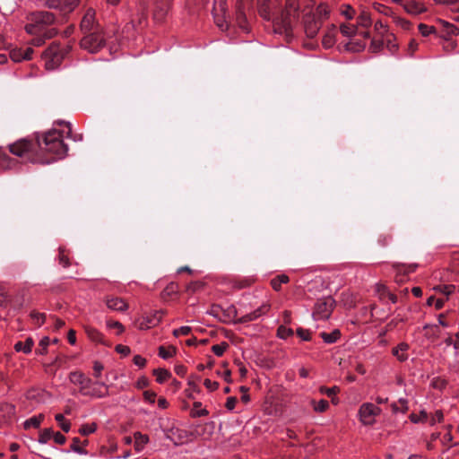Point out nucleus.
Listing matches in <instances>:
<instances>
[{"instance_id":"f257e3e1","label":"nucleus","mask_w":459,"mask_h":459,"mask_svg":"<svg viewBox=\"0 0 459 459\" xmlns=\"http://www.w3.org/2000/svg\"><path fill=\"white\" fill-rule=\"evenodd\" d=\"M258 13L267 21H273L275 33L284 34L286 39L292 36L293 26L299 18V5L296 0H286L284 9L278 10L276 2L257 0Z\"/></svg>"},{"instance_id":"338daca9","label":"nucleus","mask_w":459,"mask_h":459,"mask_svg":"<svg viewBox=\"0 0 459 459\" xmlns=\"http://www.w3.org/2000/svg\"><path fill=\"white\" fill-rule=\"evenodd\" d=\"M204 384L211 391H214L219 387L218 382L211 381L210 379H205Z\"/></svg>"},{"instance_id":"774afa93","label":"nucleus","mask_w":459,"mask_h":459,"mask_svg":"<svg viewBox=\"0 0 459 459\" xmlns=\"http://www.w3.org/2000/svg\"><path fill=\"white\" fill-rule=\"evenodd\" d=\"M133 360L136 366H139L141 368L144 367L146 364V359L140 355H135Z\"/></svg>"},{"instance_id":"37998d69","label":"nucleus","mask_w":459,"mask_h":459,"mask_svg":"<svg viewBox=\"0 0 459 459\" xmlns=\"http://www.w3.org/2000/svg\"><path fill=\"white\" fill-rule=\"evenodd\" d=\"M277 335H278V337H280L281 339H286L289 336L293 335V330L291 328H288L284 325H281V326H279V328L277 330Z\"/></svg>"},{"instance_id":"5fc2aeb1","label":"nucleus","mask_w":459,"mask_h":459,"mask_svg":"<svg viewBox=\"0 0 459 459\" xmlns=\"http://www.w3.org/2000/svg\"><path fill=\"white\" fill-rule=\"evenodd\" d=\"M9 304V298L5 288L0 285V306L6 307Z\"/></svg>"},{"instance_id":"bf43d9fd","label":"nucleus","mask_w":459,"mask_h":459,"mask_svg":"<svg viewBox=\"0 0 459 459\" xmlns=\"http://www.w3.org/2000/svg\"><path fill=\"white\" fill-rule=\"evenodd\" d=\"M346 46L348 47V49H350V50L359 51L360 49L364 48L365 44L360 41H357V42L351 41Z\"/></svg>"},{"instance_id":"4c0bfd02","label":"nucleus","mask_w":459,"mask_h":459,"mask_svg":"<svg viewBox=\"0 0 459 459\" xmlns=\"http://www.w3.org/2000/svg\"><path fill=\"white\" fill-rule=\"evenodd\" d=\"M101 385L105 386L106 391L102 392L97 388H93L91 391L83 392L84 395H91L95 396L98 398L105 397L108 395V386H106L103 383L100 384Z\"/></svg>"},{"instance_id":"7c9ffc66","label":"nucleus","mask_w":459,"mask_h":459,"mask_svg":"<svg viewBox=\"0 0 459 459\" xmlns=\"http://www.w3.org/2000/svg\"><path fill=\"white\" fill-rule=\"evenodd\" d=\"M177 349L174 346L166 349L164 346L159 347V356L164 359H168L176 354Z\"/></svg>"},{"instance_id":"69168bd1","label":"nucleus","mask_w":459,"mask_h":459,"mask_svg":"<svg viewBox=\"0 0 459 459\" xmlns=\"http://www.w3.org/2000/svg\"><path fill=\"white\" fill-rule=\"evenodd\" d=\"M108 326L110 328H117L118 330L117 334L122 333L125 330L123 325L117 321L108 322Z\"/></svg>"},{"instance_id":"2f4dec72","label":"nucleus","mask_w":459,"mask_h":459,"mask_svg":"<svg viewBox=\"0 0 459 459\" xmlns=\"http://www.w3.org/2000/svg\"><path fill=\"white\" fill-rule=\"evenodd\" d=\"M13 163V160L10 158L2 148H0V166L3 169H7L11 168V164Z\"/></svg>"},{"instance_id":"bb28decb","label":"nucleus","mask_w":459,"mask_h":459,"mask_svg":"<svg viewBox=\"0 0 459 459\" xmlns=\"http://www.w3.org/2000/svg\"><path fill=\"white\" fill-rule=\"evenodd\" d=\"M153 375L156 376V381L160 384L164 383L171 377V373L165 368H156L153 370Z\"/></svg>"},{"instance_id":"4d7b16f0","label":"nucleus","mask_w":459,"mask_h":459,"mask_svg":"<svg viewBox=\"0 0 459 459\" xmlns=\"http://www.w3.org/2000/svg\"><path fill=\"white\" fill-rule=\"evenodd\" d=\"M80 439L78 437H74L73 439V443L71 445V449L75 452V453H78V454H85L86 451L84 449H82L80 446Z\"/></svg>"},{"instance_id":"412c9836","label":"nucleus","mask_w":459,"mask_h":459,"mask_svg":"<svg viewBox=\"0 0 459 459\" xmlns=\"http://www.w3.org/2000/svg\"><path fill=\"white\" fill-rule=\"evenodd\" d=\"M33 345H34L33 339L31 337H28L24 342H17L14 344V350L18 352L22 351V352L28 354L31 351Z\"/></svg>"},{"instance_id":"aec40b11","label":"nucleus","mask_w":459,"mask_h":459,"mask_svg":"<svg viewBox=\"0 0 459 459\" xmlns=\"http://www.w3.org/2000/svg\"><path fill=\"white\" fill-rule=\"evenodd\" d=\"M409 350V344L401 342L393 349V355L395 356L400 361H405L408 355L405 353Z\"/></svg>"},{"instance_id":"864d4df0","label":"nucleus","mask_w":459,"mask_h":459,"mask_svg":"<svg viewBox=\"0 0 459 459\" xmlns=\"http://www.w3.org/2000/svg\"><path fill=\"white\" fill-rule=\"evenodd\" d=\"M455 287L454 285H438L435 287V290L442 292L446 296H449L452 292H454Z\"/></svg>"},{"instance_id":"0eeeda50","label":"nucleus","mask_w":459,"mask_h":459,"mask_svg":"<svg viewBox=\"0 0 459 459\" xmlns=\"http://www.w3.org/2000/svg\"><path fill=\"white\" fill-rule=\"evenodd\" d=\"M335 305V301L331 297H327L325 299L318 300L313 311V317L316 320L327 319Z\"/></svg>"},{"instance_id":"58836bf2","label":"nucleus","mask_w":459,"mask_h":459,"mask_svg":"<svg viewBox=\"0 0 459 459\" xmlns=\"http://www.w3.org/2000/svg\"><path fill=\"white\" fill-rule=\"evenodd\" d=\"M53 430L51 429H45L40 432L39 437V443L46 444L53 437Z\"/></svg>"},{"instance_id":"052dcab7","label":"nucleus","mask_w":459,"mask_h":459,"mask_svg":"<svg viewBox=\"0 0 459 459\" xmlns=\"http://www.w3.org/2000/svg\"><path fill=\"white\" fill-rule=\"evenodd\" d=\"M432 385L436 389H443L446 385V380L437 377L432 381Z\"/></svg>"},{"instance_id":"c85d7f7f","label":"nucleus","mask_w":459,"mask_h":459,"mask_svg":"<svg viewBox=\"0 0 459 459\" xmlns=\"http://www.w3.org/2000/svg\"><path fill=\"white\" fill-rule=\"evenodd\" d=\"M340 31L343 36L351 38L356 34L357 27L352 24L342 23L340 26Z\"/></svg>"},{"instance_id":"c756f323","label":"nucleus","mask_w":459,"mask_h":459,"mask_svg":"<svg viewBox=\"0 0 459 459\" xmlns=\"http://www.w3.org/2000/svg\"><path fill=\"white\" fill-rule=\"evenodd\" d=\"M44 419V415L43 414H39L38 416H33L31 418H30L29 420H27L25 422H24V429H29L30 427H34V428H39L41 421L43 420Z\"/></svg>"},{"instance_id":"3c124183","label":"nucleus","mask_w":459,"mask_h":459,"mask_svg":"<svg viewBox=\"0 0 459 459\" xmlns=\"http://www.w3.org/2000/svg\"><path fill=\"white\" fill-rule=\"evenodd\" d=\"M319 391L321 394H326L328 397H333L339 392V388L337 386H333L331 388L325 387V386H321Z\"/></svg>"},{"instance_id":"72a5a7b5","label":"nucleus","mask_w":459,"mask_h":459,"mask_svg":"<svg viewBox=\"0 0 459 459\" xmlns=\"http://www.w3.org/2000/svg\"><path fill=\"white\" fill-rule=\"evenodd\" d=\"M419 31L424 37H427L430 34H437V29L434 26H429L424 23L419 24Z\"/></svg>"},{"instance_id":"4be33fe9","label":"nucleus","mask_w":459,"mask_h":459,"mask_svg":"<svg viewBox=\"0 0 459 459\" xmlns=\"http://www.w3.org/2000/svg\"><path fill=\"white\" fill-rule=\"evenodd\" d=\"M404 9L411 14H419L425 11V8L418 2L410 0L404 4Z\"/></svg>"},{"instance_id":"79ce46f5","label":"nucleus","mask_w":459,"mask_h":459,"mask_svg":"<svg viewBox=\"0 0 459 459\" xmlns=\"http://www.w3.org/2000/svg\"><path fill=\"white\" fill-rule=\"evenodd\" d=\"M97 429V426L95 423H92V424H84L82 425L80 429H79V433L82 436H88L93 432H95Z\"/></svg>"},{"instance_id":"49530a36","label":"nucleus","mask_w":459,"mask_h":459,"mask_svg":"<svg viewBox=\"0 0 459 459\" xmlns=\"http://www.w3.org/2000/svg\"><path fill=\"white\" fill-rule=\"evenodd\" d=\"M30 316L34 320V323L38 325V326L42 325L46 320V315L44 313L32 311L30 313Z\"/></svg>"},{"instance_id":"6e6d98bb","label":"nucleus","mask_w":459,"mask_h":459,"mask_svg":"<svg viewBox=\"0 0 459 459\" xmlns=\"http://www.w3.org/2000/svg\"><path fill=\"white\" fill-rule=\"evenodd\" d=\"M59 264L63 265V267L66 268L70 265L69 258L65 254V250L63 248H59Z\"/></svg>"},{"instance_id":"a211bd4d","label":"nucleus","mask_w":459,"mask_h":459,"mask_svg":"<svg viewBox=\"0 0 459 459\" xmlns=\"http://www.w3.org/2000/svg\"><path fill=\"white\" fill-rule=\"evenodd\" d=\"M336 33V26L334 24H331L323 37L322 43L325 48H329L334 45Z\"/></svg>"},{"instance_id":"473e14b6","label":"nucleus","mask_w":459,"mask_h":459,"mask_svg":"<svg viewBox=\"0 0 459 459\" xmlns=\"http://www.w3.org/2000/svg\"><path fill=\"white\" fill-rule=\"evenodd\" d=\"M358 23L365 28H368L371 25V19L369 13L362 11L359 16L358 17Z\"/></svg>"},{"instance_id":"9b49d317","label":"nucleus","mask_w":459,"mask_h":459,"mask_svg":"<svg viewBox=\"0 0 459 459\" xmlns=\"http://www.w3.org/2000/svg\"><path fill=\"white\" fill-rule=\"evenodd\" d=\"M8 147L12 154L22 157L33 152L36 149V143L27 139H21L12 144H9Z\"/></svg>"},{"instance_id":"09e8293b","label":"nucleus","mask_w":459,"mask_h":459,"mask_svg":"<svg viewBox=\"0 0 459 459\" xmlns=\"http://www.w3.org/2000/svg\"><path fill=\"white\" fill-rule=\"evenodd\" d=\"M394 37L393 35H388L386 39H385V47L394 53L397 48L398 46L396 43L394 42Z\"/></svg>"},{"instance_id":"0e129e2a","label":"nucleus","mask_w":459,"mask_h":459,"mask_svg":"<svg viewBox=\"0 0 459 459\" xmlns=\"http://www.w3.org/2000/svg\"><path fill=\"white\" fill-rule=\"evenodd\" d=\"M54 441L58 445H64L66 441L65 437L60 432L53 433Z\"/></svg>"},{"instance_id":"de8ad7c7","label":"nucleus","mask_w":459,"mask_h":459,"mask_svg":"<svg viewBox=\"0 0 459 459\" xmlns=\"http://www.w3.org/2000/svg\"><path fill=\"white\" fill-rule=\"evenodd\" d=\"M410 419L412 422H423L428 420V413L425 411H421L420 414L411 413Z\"/></svg>"},{"instance_id":"f8f14e48","label":"nucleus","mask_w":459,"mask_h":459,"mask_svg":"<svg viewBox=\"0 0 459 459\" xmlns=\"http://www.w3.org/2000/svg\"><path fill=\"white\" fill-rule=\"evenodd\" d=\"M323 24L322 21H319L316 15H311V13H307L304 16V29L307 36L308 38H315L317 35L319 29Z\"/></svg>"},{"instance_id":"dca6fc26","label":"nucleus","mask_w":459,"mask_h":459,"mask_svg":"<svg viewBox=\"0 0 459 459\" xmlns=\"http://www.w3.org/2000/svg\"><path fill=\"white\" fill-rule=\"evenodd\" d=\"M269 309L268 305H263L252 313H248L237 320L238 323H247L254 321L260 317L263 314L266 313Z\"/></svg>"},{"instance_id":"1a4fd4ad","label":"nucleus","mask_w":459,"mask_h":459,"mask_svg":"<svg viewBox=\"0 0 459 459\" xmlns=\"http://www.w3.org/2000/svg\"><path fill=\"white\" fill-rule=\"evenodd\" d=\"M95 11L92 8H89L83 15L80 29L83 34L90 32H98L103 29L99 22L95 21Z\"/></svg>"},{"instance_id":"ea45409f","label":"nucleus","mask_w":459,"mask_h":459,"mask_svg":"<svg viewBox=\"0 0 459 459\" xmlns=\"http://www.w3.org/2000/svg\"><path fill=\"white\" fill-rule=\"evenodd\" d=\"M341 13L346 19L351 20L355 14V10L349 4H343L341 7Z\"/></svg>"},{"instance_id":"603ef678","label":"nucleus","mask_w":459,"mask_h":459,"mask_svg":"<svg viewBox=\"0 0 459 459\" xmlns=\"http://www.w3.org/2000/svg\"><path fill=\"white\" fill-rule=\"evenodd\" d=\"M424 330L426 331L425 335L426 336H437L439 333L438 326L437 325H426L424 326Z\"/></svg>"},{"instance_id":"423d86ee","label":"nucleus","mask_w":459,"mask_h":459,"mask_svg":"<svg viewBox=\"0 0 459 459\" xmlns=\"http://www.w3.org/2000/svg\"><path fill=\"white\" fill-rule=\"evenodd\" d=\"M212 13L215 24L223 31L230 27V16L227 14V0H213Z\"/></svg>"},{"instance_id":"6e6552de","label":"nucleus","mask_w":459,"mask_h":459,"mask_svg":"<svg viewBox=\"0 0 459 459\" xmlns=\"http://www.w3.org/2000/svg\"><path fill=\"white\" fill-rule=\"evenodd\" d=\"M248 1L237 0L235 4V22L238 26L244 31H248L249 26L247 22V10L249 9Z\"/></svg>"},{"instance_id":"a18cd8bd","label":"nucleus","mask_w":459,"mask_h":459,"mask_svg":"<svg viewBox=\"0 0 459 459\" xmlns=\"http://www.w3.org/2000/svg\"><path fill=\"white\" fill-rule=\"evenodd\" d=\"M385 46V39H373L370 44V50L372 52L380 51Z\"/></svg>"},{"instance_id":"c9c22d12","label":"nucleus","mask_w":459,"mask_h":459,"mask_svg":"<svg viewBox=\"0 0 459 459\" xmlns=\"http://www.w3.org/2000/svg\"><path fill=\"white\" fill-rule=\"evenodd\" d=\"M313 408L317 412H324L329 407V403L326 400H320L318 403L312 401Z\"/></svg>"},{"instance_id":"f3484780","label":"nucleus","mask_w":459,"mask_h":459,"mask_svg":"<svg viewBox=\"0 0 459 459\" xmlns=\"http://www.w3.org/2000/svg\"><path fill=\"white\" fill-rule=\"evenodd\" d=\"M105 301L108 307L112 310L125 311L128 307L127 303L117 297H107Z\"/></svg>"},{"instance_id":"a878e982","label":"nucleus","mask_w":459,"mask_h":459,"mask_svg":"<svg viewBox=\"0 0 459 459\" xmlns=\"http://www.w3.org/2000/svg\"><path fill=\"white\" fill-rule=\"evenodd\" d=\"M330 13V7L325 4H321L317 6L315 13H311V15H316L319 21L323 22V19L328 18Z\"/></svg>"},{"instance_id":"680f3d73","label":"nucleus","mask_w":459,"mask_h":459,"mask_svg":"<svg viewBox=\"0 0 459 459\" xmlns=\"http://www.w3.org/2000/svg\"><path fill=\"white\" fill-rule=\"evenodd\" d=\"M297 334L304 341L310 340V332L303 328L297 329Z\"/></svg>"},{"instance_id":"2eb2a0df","label":"nucleus","mask_w":459,"mask_h":459,"mask_svg":"<svg viewBox=\"0 0 459 459\" xmlns=\"http://www.w3.org/2000/svg\"><path fill=\"white\" fill-rule=\"evenodd\" d=\"M69 379L74 385H79L81 386V392H87L86 389L90 388L92 381L91 378L87 377L83 373L74 371L69 374Z\"/></svg>"},{"instance_id":"b1692460","label":"nucleus","mask_w":459,"mask_h":459,"mask_svg":"<svg viewBox=\"0 0 459 459\" xmlns=\"http://www.w3.org/2000/svg\"><path fill=\"white\" fill-rule=\"evenodd\" d=\"M321 338L326 343H334L341 336V333L339 330H333L332 333H328L325 332L320 333Z\"/></svg>"},{"instance_id":"7ed1b4c3","label":"nucleus","mask_w":459,"mask_h":459,"mask_svg":"<svg viewBox=\"0 0 459 459\" xmlns=\"http://www.w3.org/2000/svg\"><path fill=\"white\" fill-rule=\"evenodd\" d=\"M37 146L40 149L41 152H46L55 156L53 158L37 157L32 160L33 162L37 161L43 164L53 162L56 159L65 158L68 151L67 145L63 141L62 133L56 129L46 132L42 135L41 140L38 138Z\"/></svg>"},{"instance_id":"5701e85b","label":"nucleus","mask_w":459,"mask_h":459,"mask_svg":"<svg viewBox=\"0 0 459 459\" xmlns=\"http://www.w3.org/2000/svg\"><path fill=\"white\" fill-rule=\"evenodd\" d=\"M85 331H86L88 337L91 341L96 342H101L105 345H108L103 340L102 333L100 332H99L97 329L91 328V327H86Z\"/></svg>"},{"instance_id":"4468645a","label":"nucleus","mask_w":459,"mask_h":459,"mask_svg":"<svg viewBox=\"0 0 459 459\" xmlns=\"http://www.w3.org/2000/svg\"><path fill=\"white\" fill-rule=\"evenodd\" d=\"M172 0H155L153 7V18L156 22H162L167 16Z\"/></svg>"},{"instance_id":"cd10ccee","label":"nucleus","mask_w":459,"mask_h":459,"mask_svg":"<svg viewBox=\"0 0 459 459\" xmlns=\"http://www.w3.org/2000/svg\"><path fill=\"white\" fill-rule=\"evenodd\" d=\"M162 314L161 310L155 311L152 316H145L144 320H146L150 327L155 326L160 322Z\"/></svg>"},{"instance_id":"a19ab883","label":"nucleus","mask_w":459,"mask_h":459,"mask_svg":"<svg viewBox=\"0 0 459 459\" xmlns=\"http://www.w3.org/2000/svg\"><path fill=\"white\" fill-rule=\"evenodd\" d=\"M229 347V344L225 342L220 343V344H215L212 347V351H213V353L218 356V357H221L223 355V353L225 352V351L228 349Z\"/></svg>"},{"instance_id":"6ab92c4d","label":"nucleus","mask_w":459,"mask_h":459,"mask_svg":"<svg viewBox=\"0 0 459 459\" xmlns=\"http://www.w3.org/2000/svg\"><path fill=\"white\" fill-rule=\"evenodd\" d=\"M440 24L442 26V30L439 34L440 37L446 39L448 36L459 34V29L454 24L445 21H441Z\"/></svg>"},{"instance_id":"13d9d810","label":"nucleus","mask_w":459,"mask_h":459,"mask_svg":"<svg viewBox=\"0 0 459 459\" xmlns=\"http://www.w3.org/2000/svg\"><path fill=\"white\" fill-rule=\"evenodd\" d=\"M192 329L190 326H181L180 328L175 329L173 331V334L176 337L179 335H188L191 333Z\"/></svg>"},{"instance_id":"8fccbe9b","label":"nucleus","mask_w":459,"mask_h":459,"mask_svg":"<svg viewBox=\"0 0 459 459\" xmlns=\"http://www.w3.org/2000/svg\"><path fill=\"white\" fill-rule=\"evenodd\" d=\"M22 53H23V49H22V48L13 49L10 52V56L12 58V60H13L14 62H20L22 60H25Z\"/></svg>"},{"instance_id":"f03ea898","label":"nucleus","mask_w":459,"mask_h":459,"mask_svg":"<svg viewBox=\"0 0 459 459\" xmlns=\"http://www.w3.org/2000/svg\"><path fill=\"white\" fill-rule=\"evenodd\" d=\"M30 21V22L25 26V30L29 34L35 36L31 39L35 46L42 45L46 39H51L57 33L55 28H48V26L57 22L56 16L51 12L39 11L32 13Z\"/></svg>"},{"instance_id":"20e7f679","label":"nucleus","mask_w":459,"mask_h":459,"mask_svg":"<svg viewBox=\"0 0 459 459\" xmlns=\"http://www.w3.org/2000/svg\"><path fill=\"white\" fill-rule=\"evenodd\" d=\"M71 50L70 44L61 45L53 42L43 53L46 69L49 71L56 69Z\"/></svg>"},{"instance_id":"f704fd0d","label":"nucleus","mask_w":459,"mask_h":459,"mask_svg":"<svg viewBox=\"0 0 459 459\" xmlns=\"http://www.w3.org/2000/svg\"><path fill=\"white\" fill-rule=\"evenodd\" d=\"M55 419L58 422V424L63 431L67 433L70 430L71 424L69 421H66L65 420V417L63 414H61V413L56 414L55 416Z\"/></svg>"},{"instance_id":"e2e57ef3","label":"nucleus","mask_w":459,"mask_h":459,"mask_svg":"<svg viewBox=\"0 0 459 459\" xmlns=\"http://www.w3.org/2000/svg\"><path fill=\"white\" fill-rule=\"evenodd\" d=\"M116 351H117V352H118L124 356H127L131 351V350L128 346L122 345V344H117L116 346Z\"/></svg>"},{"instance_id":"ddd939ff","label":"nucleus","mask_w":459,"mask_h":459,"mask_svg":"<svg viewBox=\"0 0 459 459\" xmlns=\"http://www.w3.org/2000/svg\"><path fill=\"white\" fill-rule=\"evenodd\" d=\"M381 410L372 403H363L359 411L361 421L366 425L373 424V417L379 414Z\"/></svg>"},{"instance_id":"9d476101","label":"nucleus","mask_w":459,"mask_h":459,"mask_svg":"<svg viewBox=\"0 0 459 459\" xmlns=\"http://www.w3.org/2000/svg\"><path fill=\"white\" fill-rule=\"evenodd\" d=\"M79 0H47L45 6L49 9H55L60 15H66L73 12L78 5Z\"/></svg>"},{"instance_id":"e433bc0d","label":"nucleus","mask_w":459,"mask_h":459,"mask_svg":"<svg viewBox=\"0 0 459 459\" xmlns=\"http://www.w3.org/2000/svg\"><path fill=\"white\" fill-rule=\"evenodd\" d=\"M49 344V339L48 337H43L39 343V347L38 349L36 350V353L37 354H40V355H44L47 353L48 351V346Z\"/></svg>"},{"instance_id":"39448f33","label":"nucleus","mask_w":459,"mask_h":459,"mask_svg":"<svg viewBox=\"0 0 459 459\" xmlns=\"http://www.w3.org/2000/svg\"><path fill=\"white\" fill-rule=\"evenodd\" d=\"M105 44L106 38L103 29L98 32L83 34V37L80 41L81 48L91 54L98 53L105 46Z\"/></svg>"},{"instance_id":"393cba45","label":"nucleus","mask_w":459,"mask_h":459,"mask_svg":"<svg viewBox=\"0 0 459 459\" xmlns=\"http://www.w3.org/2000/svg\"><path fill=\"white\" fill-rule=\"evenodd\" d=\"M290 278L286 274H280L272 279L271 285L273 289L276 291H279L281 290V286L282 283L289 282Z\"/></svg>"},{"instance_id":"c03bdc74","label":"nucleus","mask_w":459,"mask_h":459,"mask_svg":"<svg viewBox=\"0 0 459 459\" xmlns=\"http://www.w3.org/2000/svg\"><path fill=\"white\" fill-rule=\"evenodd\" d=\"M135 448L140 450L148 441L149 438L145 435H142L141 433L135 434Z\"/></svg>"}]
</instances>
